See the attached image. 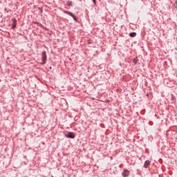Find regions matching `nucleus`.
I'll return each mask as SVG.
<instances>
[{
  "mask_svg": "<svg viewBox=\"0 0 177 177\" xmlns=\"http://www.w3.org/2000/svg\"><path fill=\"white\" fill-rule=\"evenodd\" d=\"M41 55H42V63H41V64H46V59H47L46 52L43 51Z\"/></svg>",
  "mask_w": 177,
  "mask_h": 177,
  "instance_id": "1",
  "label": "nucleus"
},
{
  "mask_svg": "<svg viewBox=\"0 0 177 177\" xmlns=\"http://www.w3.org/2000/svg\"><path fill=\"white\" fill-rule=\"evenodd\" d=\"M64 13H66V15H68L69 16H71V17H73L75 21H77V17H75V15H74V14H73L71 12L64 11Z\"/></svg>",
  "mask_w": 177,
  "mask_h": 177,
  "instance_id": "2",
  "label": "nucleus"
},
{
  "mask_svg": "<svg viewBox=\"0 0 177 177\" xmlns=\"http://www.w3.org/2000/svg\"><path fill=\"white\" fill-rule=\"evenodd\" d=\"M66 138H71V139H74V138H75V134H74V133L73 132H70L68 133V136L66 135Z\"/></svg>",
  "mask_w": 177,
  "mask_h": 177,
  "instance_id": "3",
  "label": "nucleus"
},
{
  "mask_svg": "<svg viewBox=\"0 0 177 177\" xmlns=\"http://www.w3.org/2000/svg\"><path fill=\"white\" fill-rule=\"evenodd\" d=\"M122 176L124 177L129 176V171L124 169V172L122 173Z\"/></svg>",
  "mask_w": 177,
  "mask_h": 177,
  "instance_id": "4",
  "label": "nucleus"
},
{
  "mask_svg": "<svg viewBox=\"0 0 177 177\" xmlns=\"http://www.w3.org/2000/svg\"><path fill=\"white\" fill-rule=\"evenodd\" d=\"M149 165H150V161L149 160L145 161V162L144 164V168H147V167H149Z\"/></svg>",
  "mask_w": 177,
  "mask_h": 177,
  "instance_id": "5",
  "label": "nucleus"
},
{
  "mask_svg": "<svg viewBox=\"0 0 177 177\" xmlns=\"http://www.w3.org/2000/svg\"><path fill=\"white\" fill-rule=\"evenodd\" d=\"M17 20H16V19H13V24H12V28H16V23H17Z\"/></svg>",
  "mask_w": 177,
  "mask_h": 177,
  "instance_id": "6",
  "label": "nucleus"
},
{
  "mask_svg": "<svg viewBox=\"0 0 177 177\" xmlns=\"http://www.w3.org/2000/svg\"><path fill=\"white\" fill-rule=\"evenodd\" d=\"M129 35L131 37H136V32H131Z\"/></svg>",
  "mask_w": 177,
  "mask_h": 177,
  "instance_id": "7",
  "label": "nucleus"
},
{
  "mask_svg": "<svg viewBox=\"0 0 177 177\" xmlns=\"http://www.w3.org/2000/svg\"><path fill=\"white\" fill-rule=\"evenodd\" d=\"M133 64H136V63H137L136 59H133Z\"/></svg>",
  "mask_w": 177,
  "mask_h": 177,
  "instance_id": "8",
  "label": "nucleus"
},
{
  "mask_svg": "<svg viewBox=\"0 0 177 177\" xmlns=\"http://www.w3.org/2000/svg\"><path fill=\"white\" fill-rule=\"evenodd\" d=\"M93 2L96 4V0H93Z\"/></svg>",
  "mask_w": 177,
  "mask_h": 177,
  "instance_id": "9",
  "label": "nucleus"
}]
</instances>
